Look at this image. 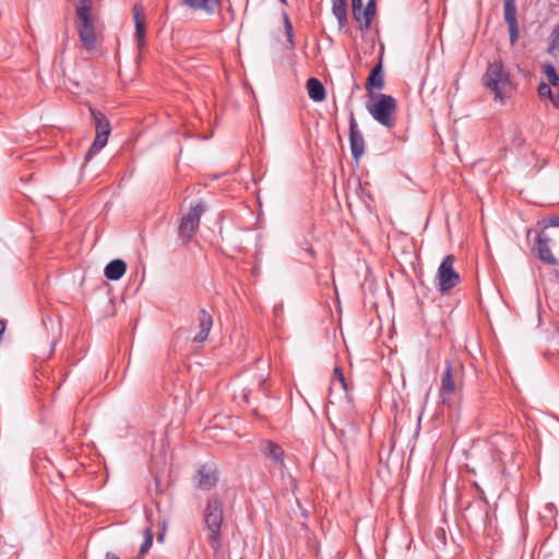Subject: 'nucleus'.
Segmentation results:
<instances>
[{
  "label": "nucleus",
  "instance_id": "obj_1",
  "mask_svg": "<svg viewBox=\"0 0 559 559\" xmlns=\"http://www.w3.org/2000/svg\"><path fill=\"white\" fill-rule=\"evenodd\" d=\"M484 84L495 95V99L501 103L511 91L509 74L500 62H493L488 66L484 75Z\"/></svg>",
  "mask_w": 559,
  "mask_h": 559
},
{
  "label": "nucleus",
  "instance_id": "obj_2",
  "mask_svg": "<svg viewBox=\"0 0 559 559\" xmlns=\"http://www.w3.org/2000/svg\"><path fill=\"white\" fill-rule=\"evenodd\" d=\"M91 0H80L76 5V15L79 17L78 32L80 39L87 51L95 48L96 35L94 21L91 14Z\"/></svg>",
  "mask_w": 559,
  "mask_h": 559
},
{
  "label": "nucleus",
  "instance_id": "obj_3",
  "mask_svg": "<svg viewBox=\"0 0 559 559\" xmlns=\"http://www.w3.org/2000/svg\"><path fill=\"white\" fill-rule=\"evenodd\" d=\"M367 108L377 122L386 128L393 127L392 117L396 109V100L393 96L380 94L377 102Z\"/></svg>",
  "mask_w": 559,
  "mask_h": 559
},
{
  "label": "nucleus",
  "instance_id": "obj_4",
  "mask_svg": "<svg viewBox=\"0 0 559 559\" xmlns=\"http://www.w3.org/2000/svg\"><path fill=\"white\" fill-rule=\"evenodd\" d=\"M204 516L207 528L211 532L209 539L213 547H217L223 522V504L217 498L209 500Z\"/></svg>",
  "mask_w": 559,
  "mask_h": 559
},
{
  "label": "nucleus",
  "instance_id": "obj_5",
  "mask_svg": "<svg viewBox=\"0 0 559 559\" xmlns=\"http://www.w3.org/2000/svg\"><path fill=\"white\" fill-rule=\"evenodd\" d=\"M91 112L96 126V136L86 153V160H90L93 156L100 152V150L107 144L108 136L110 134V124L108 119L98 110L93 109Z\"/></svg>",
  "mask_w": 559,
  "mask_h": 559
},
{
  "label": "nucleus",
  "instance_id": "obj_6",
  "mask_svg": "<svg viewBox=\"0 0 559 559\" xmlns=\"http://www.w3.org/2000/svg\"><path fill=\"white\" fill-rule=\"evenodd\" d=\"M453 263L454 258L452 255H447L438 269L436 280L438 287L442 293L453 288L460 282V275L455 272Z\"/></svg>",
  "mask_w": 559,
  "mask_h": 559
},
{
  "label": "nucleus",
  "instance_id": "obj_7",
  "mask_svg": "<svg viewBox=\"0 0 559 559\" xmlns=\"http://www.w3.org/2000/svg\"><path fill=\"white\" fill-rule=\"evenodd\" d=\"M204 212V207L201 203H198L189 210L187 215H185L179 225V237L188 242L191 240L193 234L199 227L201 216Z\"/></svg>",
  "mask_w": 559,
  "mask_h": 559
},
{
  "label": "nucleus",
  "instance_id": "obj_8",
  "mask_svg": "<svg viewBox=\"0 0 559 559\" xmlns=\"http://www.w3.org/2000/svg\"><path fill=\"white\" fill-rule=\"evenodd\" d=\"M260 451L272 462L274 468L283 475L286 469L284 450L271 440H262L260 443Z\"/></svg>",
  "mask_w": 559,
  "mask_h": 559
},
{
  "label": "nucleus",
  "instance_id": "obj_9",
  "mask_svg": "<svg viewBox=\"0 0 559 559\" xmlns=\"http://www.w3.org/2000/svg\"><path fill=\"white\" fill-rule=\"evenodd\" d=\"M349 144L353 157L358 160L365 152V140L357 129V122L354 114L349 117Z\"/></svg>",
  "mask_w": 559,
  "mask_h": 559
},
{
  "label": "nucleus",
  "instance_id": "obj_10",
  "mask_svg": "<svg viewBox=\"0 0 559 559\" xmlns=\"http://www.w3.org/2000/svg\"><path fill=\"white\" fill-rule=\"evenodd\" d=\"M533 250L539 260L550 265L557 264V259L549 248V238L545 233H539L537 235Z\"/></svg>",
  "mask_w": 559,
  "mask_h": 559
},
{
  "label": "nucleus",
  "instance_id": "obj_11",
  "mask_svg": "<svg viewBox=\"0 0 559 559\" xmlns=\"http://www.w3.org/2000/svg\"><path fill=\"white\" fill-rule=\"evenodd\" d=\"M455 390V384L452 374V366L450 361H447L444 372L441 377V385L439 390V396L443 404L448 403L450 396Z\"/></svg>",
  "mask_w": 559,
  "mask_h": 559
},
{
  "label": "nucleus",
  "instance_id": "obj_12",
  "mask_svg": "<svg viewBox=\"0 0 559 559\" xmlns=\"http://www.w3.org/2000/svg\"><path fill=\"white\" fill-rule=\"evenodd\" d=\"M197 486L202 490H210L217 483V474L215 468L211 466H202L195 476Z\"/></svg>",
  "mask_w": 559,
  "mask_h": 559
},
{
  "label": "nucleus",
  "instance_id": "obj_13",
  "mask_svg": "<svg viewBox=\"0 0 559 559\" xmlns=\"http://www.w3.org/2000/svg\"><path fill=\"white\" fill-rule=\"evenodd\" d=\"M376 14V2L374 0H369L366 7L359 9V14L353 15L355 21L358 23V28L364 32L369 29L372 19Z\"/></svg>",
  "mask_w": 559,
  "mask_h": 559
},
{
  "label": "nucleus",
  "instance_id": "obj_14",
  "mask_svg": "<svg viewBox=\"0 0 559 559\" xmlns=\"http://www.w3.org/2000/svg\"><path fill=\"white\" fill-rule=\"evenodd\" d=\"M212 325V316L206 310L201 309L199 313V332L193 340L199 343L204 342L209 336Z\"/></svg>",
  "mask_w": 559,
  "mask_h": 559
},
{
  "label": "nucleus",
  "instance_id": "obj_15",
  "mask_svg": "<svg viewBox=\"0 0 559 559\" xmlns=\"http://www.w3.org/2000/svg\"><path fill=\"white\" fill-rule=\"evenodd\" d=\"M126 270H127L126 262L120 259H117V260L110 261L106 265L104 274H105L106 278H108L110 281H118L123 276V274L126 273Z\"/></svg>",
  "mask_w": 559,
  "mask_h": 559
},
{
  "label": "nucleus",
  "instance_id": "obj_16",
  "mask_svg": "<svg viewBox=\"0 0 559 559\" xmlns=\"http://www.w3.org/2000/svg\"><path fill=\"white\" fill-rule=\"evenodd\" d=\"M332 13L337 20L338 28L347 26V2L346 0H331Z\"/></svg>",
  "mask_w": 559,
  "mask_h": 559
},
{
  "label": "nucleus",
  "instance_id": "obj_17",
  "mask_svg": "<svg viewBox=\"0 0 559 559\" xmlns=\"http://www.w3.org/2000/svg\"><path fill=\"white\" fill-rule=\"evenodd\" d=\"M142 8L135 5L133 8V17L135 22V39L138 43L139 49H142L145 45V24L143 19L141 17Z\"/></svg>",
  "mask_w": 559,
  "mask_h": 559
},
{
  "label": "nucleus",
  "instance_id": "obj_18",
  "mask_svg": "<svg viewBox=\"0 0 559 559\" xmlns=\"http://www.w3.org/2000/svg\"><path fill=\"white\" fill-rule=\"evenodd\" d=\"M308 95L313 102H322L325 98V88L320 80L310 78L306 84Z\"/></svg>",
  "mask_w": 559,
  "mask_h": 559
},
{
  "label": "nucleus",
  "instance_id": "obj_19",
  "mask_svg": "<svg viewBox=\"0 0 559 559\" xmlns=\"http://www.w3.org/2000/svg\"><path fill=\"white\" fill-rule=\"evenodd\" d=\"M185 4L193 10H203L212 14L218 5V0H183Z\"/></svg>",
  "mask_w": 559,
  "mask_h": 559
},
{
  "label": "nucleus",
  "instance_id": "obj_20",
  "mask_svg": "<svg viewBox=\"0 0 559 559\" xmlns=\"http://www.w3.org/2000/svg\"><path fill=\"white\" fill-rule=\"evenodd\" d=\"M384 85L383 80V73H382V66L381 63H378L370 72L368 80H367V88H378L381 90Z\"/></svg>",
  "mask_w": 559,
  "mask_h": 559
},
{
  "label": "nucleus",
  "instance_id": "obj_21",
  "mask_svg": "<svg viewBox=\"0 0 559 559\" xmlns=\"http://www.w3.org/2000/svg\"><path fill=\"white\" fill-rule=\"evenodd\" d=\"M504 20L509 25H516V5L514 0H504Z\"/></svg>",
  "mask_w": 559,
  "mask_h": 559
},
{
  "label": "nucleus",
  "instance_id": "obj_22",
  "mask_svg": "<svg viewBox=\"0 0 559 559\" xmlns=\"http://www.w3.org/2000/svg\"><path fill=\"white\" fill-rule=\"evenodd\" d=\"M548 53L552 57H559V24L555 27L551 33V40L548 47Z\"/></svg>",
  "mask_w": 559,
  "mask_h": 559
},
{
  "label": "nucleus",
  "instance_id": "obj_23",
  "mask_svg": "<svg viewBox=\"0 0 559 559\" xmlns=\"http://www.w3.org/2000/svg\"><path fill=\"white\" fill-rule=\"evenodd\" d=\"M544 73L552 86H557L559 84V75L557 74L556 69L551 63L544 64Z\"/></svg>",
  "mask_w": 559,
  "mask_h": 559
},
{
  "label": "nucleus",
  "instance_id": "obj_24",
  "mask_svg": "<svg viewBox=\"0 0 559 559\" xmlns=\"http://www.w3.org/2000/svg\"><path fill=\"white\" fill-rule=\"evenodd\" d=\"M153 545V532L152 528H146L144 533V539L140 548V554L144 555L150 550Z\"/></svg>",
  "mask_w": 559,
  "mask_h": 559
},
{
  "label": "nucleus",
  "instance_id": "obj_25",
  "mask_svg": "<svg viewBox=\"0 0 559 559\" xmlns=\"http://www.w3.org/2000/svg\"><path fill=\"white\" fill-rule=\"evenodd\" d=\"M537 92H538V95L540 97H548V98H550L551 102H552V97H555L550 86L547 83H544V82H542L538 85Z\"/></svg>",
  "mask_w": 559,
  "mask_h": 559
},
{
  "label": "nucleus",
  "instance_id": "obj_26",
  "mask_svg": "<svg viewBox=\"0 0 559 559\" xmlns=\"http://www.w3.org/2000/svg\"><path fill=\"white\" fill-rule=\"evenodd\" d=\"M556 515V508L554 503H546L543 511L540 512L542 519L545 521L551 518H555Z\"/></svg>",
  "mask_w": 559,
  "mask_h": 559
},
{
  "label": "nucleus",
  "instance_id": "obj_27",
  "mask_svg": "<svg viewBox=\"0 0 559 559\" xmlns=\"http://www.w3.org/2000/svg\"><path fill=\"white\" fill-rule=\"evenodd\" d=\"M284 22H285V33H286L287 40L290 44V46L294 47L295 43H294V36H293V26L290 24V21H289L287 14L284 15Z\"/></svg>",
  "mask_w": 559,
  "mask_h": 559
},
{
  "label": "nucleus",
  "instance_id": "obj_28",
  "mask_svg": "<svg viewBox=\"0 0 559 559\" xmlns=\"http://www.w3.org/2000/svg\"><path fill=\"white\" fill-rule=\"evenodd\" d=\"M334 377L338 381V384L341 385V388L345 391L346 390L345 379H344V376H343L340 367L334 368Z\"/></svg>",
  "mask_w": 559,
  "mask_h": 559
},
{
  "label": "nucleus",
  "instance_id": "obj_29",
  "mask_svg": "<svg viewBox=\"0 0 559 559\" xmlns=\"http://www.w3.org/2000/svg\"><path fill=\"white\" fill-rule=\"evenodd\" d=\"M509 35H510V41L511 44H514L518 40L519 36V27L516 25H509Z\"/></svg>",
  "mask_w": 559,
  "mask_h": 559
},
{
  "label": "nucleus",
  "instance_id": "obj_30",
  "mask_svg": "<svg viewBox=\"0 0 559 559\" xmlns=\"http://www.w3.org/2000/svg\"><path fill=\"white\" fill-rule=\"evenodd\" d=\"M362 7V0H352L353 15L359 14V9Z\"/></svg>",
  "mask_w": 559,
  "mask_h": 559
},
{
  "label": "nucleus",
  "instance_id": "obj_31",
  "mask_svg": "<svg viewBox=\"0 0 559 559\" xmlns=\"http://www.w3.org/2000/svg\"><path fill=\"white\" fill-rule=\"evenodd\" d=\"M549 224L551 226L559 227V216H552L549 218Z\"/></svg>",
  "mask_w": 559,
  "mask_h": 559
},
{
  "label": "nucleus",
  "instance_id": "obj_32",
  "mask_svg": "<svg viewBox=\"0 0 559 559\" xmlns=\"http://www.w3.org/2000/svg\"><path fill=\"white\" fill-rule=\"evenodd\" d=\"M552 105L559 109V93L555 95V97H552Z\"/></svg>",
  "mask_w": 559,
  "mask_h": 559
},
{
  "label": "nucleus",
  "instance_id": "obj_33",
  "mask_svg": "<svg viewBox=\"0 0 559 559\" xmlns=\"http://www.w3.org/2000/svg\"><path fill=\"white\" fill-rule=\"evenodd\" d=\"M57 341H58V337H56V338H53V340H52V342H51V349H50V352H52V350H53V347L56 346Z\"/></svg>",
  "mask_w": 559,
  "mask_h": 559
},
{
  "label": "nucleus",
  "instance_id": "obj_34",
  "mask_svg": "<svg viewBox=\"0 0 559 559\" xmlns=\"http://www.w3.org/2000/svg\"><path fill=\"white\" fill-rule=\"evenodd\" d=\"M50 322L51 324H53V320L48 318V319H45L44 320V324L47 325V323Z\"/></svg>",
  "mask_w": 559,
  "mask_h": 559
},
{
  "label": "nucleus",
  "instance_id": "obj_35",
  "mask_svg": "<svg viewBox=\"0 0 559 559\" xmlns=\"http://www.w3.org/2000/svg\"><path fill=\"white\" fill-rule=\"evenodd\" d=\"M157 538H158V540H159V542H162V540H163V538H164V535H163V534H159Z\"/></svg>",
  "mask_w": 559,
  "mask_h": 559
},
{
  "label": "nucleus",
  "instance_id": "obj_36",
  "mask_svg": "<svg viewBox=\"0 0 559 559\" xmlns=\"http://www.w3.org/2000/svg\"><path fill=\"white\" fill-rule=\"evenodd\" d=\"M283 4H286V0H280Z\"/></svg>",
  "mask_w": 559,
  "mask_h": 559
}]
</instances>
